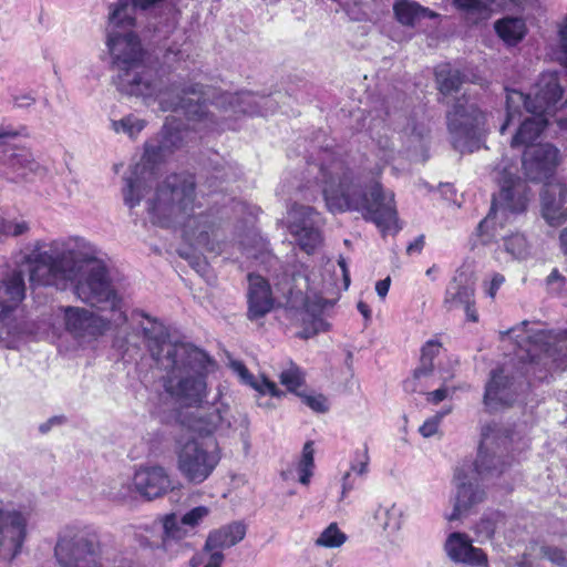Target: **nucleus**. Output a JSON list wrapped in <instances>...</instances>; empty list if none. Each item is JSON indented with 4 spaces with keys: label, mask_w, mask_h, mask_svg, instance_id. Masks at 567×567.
<instances>
[{
    "label": "nucleus",
    "mask_w": 567,
    "mask_h": 567,
    "mask_svg": "<svg viewBox=\"0 0 567 567\" xmlns=\"http://www.w3.org/2000/svg\"><path fill=\"white\" fill-rule=\"evenodd\" d=\"M120 3L109 10L105 45L112 69L116 71L115 85L126 95L141 97L146 104L158 102L162 111L183 110L188 121L182 127L174 117H167L157 144L147 143L138 163L123 176V203L130 209L145 200L154 224L179 227L189 245L215 250L212 237H217L215 217L196 212L195 178L190 174H172L156 182L155 163L188 141L210 132L235 130L240 114L272 113L277 101L272 96L251 92H219L197 83L182 84L165 81L148 66V52L134 31L135 17L120 14Z\"/></svg>",
    "instance_id": "nucleus-1"
},
{
    "label": "nucleus",
    "mask_w": 567,
    "mask_h": 567,
    "mask_svg": "<svg viewBox=\"0 0 567 567\" xmlns=\"http://www.w3.org/2000/svg\"><path fill=\"white\" fill-rule=\"evenodd\" d=\"M28 270L33 285L58 290L72 285L73 293L82 302L111 311L107 319L86 308L60 307L64 328L75 339H96L126 323L123 298L112 285L102 252L84 238L38 245L28 257Z\"/></svg>",
    "instance_id": "nucleus-2"
},
{
    "label": "nucleus",
    "mask_w": 567,
    "mask_h": 567,
    "mask_svg": "<svg viewBox=\"0 0 567 567\" xmlns=\"http://www.w3.org/2000/svg\"><path fill=\"white\" fill-rule=\"evenodd\" d=\"M318 163L308 164L315 182L298 187L301 198L313 202L323 196L331 213L359 212L365 220L373 221L382 231L396 221L394 194L384 190L374 178L354 173L346 158L336 151L323 150Z\"/></svg>",
    "instance_id": "nucleus-3"
},
{
    "label": "nucleus",
    "mask_w": 567,
    "mask_h": 567,
    "mask_svg": "<svg viewBox=\"0 0 567 567\" xmlns=\"http://www.w3.org/2000/svg\"><path fill=\"white\" fill-rule=\"evenodd\" d=\"M145 318L148 326L143 327V336L153 360L166 371L163 377L165 392L179 405H199L207 396L209 357L192 344L171 342L161 322Z\"/></svg>",
    "instance_id": "nucleus-4"
},
{
    "label": "nucleus",
    "mask_w": 567,
    "mask_h": 567,
    "mask_svg": "<svg viewBox=\"0 0 567 567\" xmlns=\"http://www.w3.org/2000/svg\"><path fill=\"white\" fill-rule=\"evenodd\" d=\"M561 90L557 73H543L535 85L533 95H525L517 90H506V121L501 126L504 134L512 123L519 126L512 137L511 146L528 150L538 140L548 124V115H554Z\"/></svg>",
    "instance_id": "nucleus-5"
},
{
    "label": "nucleus",
    "mask_w": 567,
    "mask_h": 567,
    "mask_svg": "<svg viewBox=\"0 0 567 567\" xmlns=\"http://www.w3.org/2000/svg\"><path fill=\"white\" fill-rule=\"evenodd\" d=\"M489 437L483 434L478 454L474 462L466 461L455 471V496L453 511L447 516L449 520H456L470 514L471 509L482 503L485 491L478 484L480 481L494 477L503 473L507 463L495 453H489Z\"/></svg>",
    "instance_id": "nucleus-6"
},
{
    "label": "nucleus",
    "mask_w": 567,
    "mask_h": 567,
    "mask_svg": "<svg viewBox=\"0 0 567 567\" xmlns=\"http://www.w3.org/2000/svg\"><path fill=\"white\" fill-rule=\"evenodd\" d=\"M517 165L504 157L492 172L493 179L499 185L497 195L493 196L488 215L478 224L481 235L491 237L496 235L497 227H503L513 217L524 213L527 208V186L517 175Z\"/></svg>",
    "instance_id": "nucleus-7"
},
{
    "label": "nucleus",
    "mask_w": 567,
    "mask_h": 567,
    "mask_svg": "<svg viewBox=\"0 0 567 567\" xmlns=\"http://www.w3.org/2000/svg\"><path fill=\"white\" fill-rule=\"evenodd\" d=\"M54 557L59 567H103L97 529L85 524L64 526L56 537Z\"/></svg>",
    "instance_id": "nucleus-8"
},
{
    "label": "nucleus",
    "mask_w": 567,
    "mask_h": 567,
    "mask_svg": "<svg viewBox=\"0 0 567 567\" xmlns=\"http://www.w3.org/2000/svg\"><path fill=\"white\" fill-rule=\"evenodd\" d=\"M176 470L190 485L206 482L221 460L217 444H206L196 439H179L175 443Z\"/></svg>",
    "instance_id": "nucleus-9"
},
{
    "label": "nucleus",
    "mask_w": 567,
    "mask_h": 567,
    "mask_svg": "<svg viewBox=\"0 0 567 567\" xmlns=\"http://www.w3.org/2000/svg\"><path fill=\"white\" fill-rule=\"evenodd\" d=\"M25 297L24 272L11 269L0 279V342L10 347L9 337L23 332V327L17 321L16 312Z\"/></svg>",
    "instance_id": "nucleus-10"
},
{
    "label": "nucleus",
    "mask_w": 567,
    "mask_h": 567,
    "mask_svg": "<svg viewBox=\"0 0 567 567\" xmlns=\"http://www.w3.org/2000/svg\"><path fill=\"white\" fill-rule=\"evenodd\" d=\"M446 118L453 146L461 152L472 151V144L477 141L484 125L482 112L463 95L455 101Z\"/></svg>",
    "instance_id": "nucleus-11"
},
{
    "label": "nucleus",
    "mask_w": 567,
    "mask_h": 567,
    "mask_svg": "<svg viewBox=\"0 0 567 567\" xmlns=\"http://www.w3.org/2000/svg\"><path fill=\"white\" fill-rule=\"evenodd\" d=\"M238 420L233 415L230 408L226 404H214L207 409H200L184 415L183 425L190 431L203 435H229L237 429Z\"/></svg>",
    "instance_id": "nucleus-12"
},
{
    "label": "nucleus",
    "mask_w": 567,
    "mask_h": 567,
    "mask_svg": "<svg viewBox=\"0 0 567 567\" xmlns=\"http://www.w3.org/2000/svg\"><path fill=\"white\" fill-rule=\"evenodd\" d=\"M318 218L319 214L310 206L293 204L288 209V230L307 254H312L322 243Z\"/></svg>",
    "instance_id": "nucleus-13"
},
{
    "label": "nucleus",
    "mask_w": 567,
    "mask_h": 567,
    "mask_svg": "<svg viewBox=\"0 0 567 567\" xmlns=\"http://www.w3.org/2000/svg\"><path fill=\"white\" fill-rule=\"evenodd\" d=\"M533 348L528 349L530 362L543 363L548 370L564 369L567 363V332L554 334L539 331L529 337Z\"/></svg>",
    "instance_id": "nucleus-14"
},
{
    "label": "nucleus",
    "mask_w": 567,
    "mask_h": 567,
    "mask_svg": "<svg viewBox=\"0 0 567 567\" xmlns=\"http://www.w3.org/2000/svg\"><path fill=\"white\" fill-rule=\"evenodd\" d=\"M27 516L18 511L0 509V564H10L27 537Z\"/></svg>",
    "instance_id": "nucleus-15"
},
{
    "label": "nucleus",
    "mask_w": 567,
    "mask_h": 567,
    "mask_svg": "<svg viewBox=\"0 0 567 567\" xmlns=\"http://www.w3.org/2000/svg\"><path fill=\"white\" fill-rule=\"evenodd\" d=\"M169 471L159 464L140 465L133 476V486L147 501L161 498L177 488Z\"/></svg>",
    "instance_id": "nucleus-16"
},
{
    "label": "nucleus",
    "mask_w": 567,
    "mask_h": 567,
    "mask_svg": "<svg viewBox=\"0 0 567 567\" xmlns=\"http://www.w3.org/2000/svg\"><path fill=\"white\" fill-rule=\"evenodd\" d=\"M519 385L504 368L493 370L485 385L483 402L487 410L496 411L512 405L518 396Z\"/></svg>",
    "instance_id": "nucleus-17"
},
{
    "label": "nucleus",
    "mask_w": 567,
    "mask_h": 567,
    "mask_svg": "<svg viewBox=\"0 0 567 567\" xmlns=\"http://www.w3.org/2000/svg\"><path fill=\"white\" fill-rule=\"evenodd\" d=\"M559 162V151L550 144H537L525 150L522 166L525 175L530 181H544L549 178Z\"/></svg>",
    "instance_id": "nucleus-18"
},
{
    "label": "nucleus",
    "mask_w": 567,
    "mask_h": 567,
    "mask_svg": "<svg viewBox=\"0 0 567 567\" xmlns=\"http://www.w3.org/2000/svg\"><path fill=\"white\" fill-rule=\"evenodd\" d=\"M474 285L464 272H458L445 290L443 306L447 311L463 308L470 321L476 322L478 316L475 309Z\"/></svg>",
    "instance_id": "nucleus-19"
},
{
    "label": "nucleus",
    "mask_w": 567,
    "mask_h": 567,
    "mask_svg": "<svg viewBox=\"0 0 567 567\" xmlns=\"http://www.w3.org/2000/svg\"><path fill=\"white\" fill-rule=\"evenodd\" d=\"M248 312L249 320L264 318L274 307L270 286L261 276L250 274L248 276Z\"/></svg>",
    "instance_id": "nucleus-20"
},
{
    "label": "nucleus",
    "mask_w": 567,
    "mask_h": 567,
    "mask_svg": "<svg viewBox=\"0 0 567 567\" xmlns=\"http://www.w3.org/2000/svg\"><path fill=\"white\" fill-rule=\"evenodd\" d=\"M445 551L455 563H463L473 566H483L487 563V557L481 548L472 545V540L466 534L452 533L445 542Z\"/></svg>",
    "instance_id": "nucleus-21"
},
{
    "label": "nucleus",
    "mask_w": 567,
    "mask_h": 567,
    "mask_svg": "<svg viewBox=\"0 0 567 567\" xmlns=\"http://www.w3.org/2000/svg\"><path fill=\"white\" fill-rule=\"evenodd\" d=\"M246 535V526L235 522L219 529L209 533L204 545L205 553L220 551L225 548L235 546L244 539Z\"/></svg>",
    "instance_id": "nucleus-22"
},
{
    "label": "nucleus",
    "mask_w": 567,
    "mask_h": 567,
    "mask_svg": "<svg viewBox=\"0 0 567 567\" xmlns=\"http://www.w3.org/2000/svg\"><path fill=\"white\" fill-rule=\"evenodd\" d=\"M542 214L550 226H559L567 219V188L559 187L558 194L549 189L542 195Z\"/></svg>",
    "instance_id": "nucleus-23"
},
{
    "label": "nucleus",
    "mask_w": 567,
    "mask_h": 567,
    "mask_svg": "<svg viewBox=\"0 0 567 567\" xmlns=\"http://www.w3.org/2000/svg\"><path fill=\"white\" fill-rule=\"evenodd\" d=\"M393 12L396 21L409 28L420 25L424 19H435L439 17L434 11L411 0H395L393 3Z\"/></svg>",
    "instance_id": "nucleus-24"
},
{
    "label": "nucleus",
    "mask_w": 567,
    "mask_h": 567,
    "mask_svg": "<svg viewBox=\"0 0 567 567\" xmlns=\"http://www.w3.org/2000/svg\"><path fill=\"white\" fill-rule=\"evenodd\" d=\"M441 343L436 340H429L421 350L420 365L414 370L413 380H408L404 383L406 391L415 392V380L429 375L434 368L433 360L439 354Z\"/></svg>",
    "instance_id": "nucleus-25"
},
{
    "label": "nucleus",
    "mask_w": 567,
    "mask_h": 567,
    "mask_svg": "<svg viewBox=\"0 0 567 567\" xmlns=\"http://www.w3.org/2000/svg\"><path fill=\"white\" fill-rule=\"evenodd\" d=\"M9 169L12 176L9 178L13 182L28 181L31 175L35 174L41 167L30 154H14L10 157Z\"/></svg>",
    "instance_id": "nucleus-26"
},
{
    "label": "nucleus",
    "mask_w": 567,
    "mask_h": 567,
    "mask_svg": "<svg viewBox=\"0 0 567 567\" xmlns=\"http://www.w3.org/2000/svg\"><path fill=\"white\" fill-rule=\"evenodd\" d=\"M231 367L246 383L250 384L260 394H269L275 398H279L284 394V392L278 389L277 384L269 379L262 377L260 380H255L244 363L234 361Z\"/></svg>",
    "instance_id": "nucleus-27"
},
{
    "label": "nucleus",
    "mask_w": 567,
    "mask_h": 567,
    "mask_svg": "<svg viewBox=\"0 0 567 567\" xmlns=\"http://www.w3.org/2000/svg\"><path fill=\"white\" fill-rule=\"evenodd\" d=\"M499 38L508 44H516L526 33V25L520 18H504L495 23Z\"/></svg>",
    "instance_id": "nucleus-28"
},
{
    "label": "nucleus",
    "mask_w": 567,
    "mask_h": 567,
    "mask_svg": "<svg viewBox=\"0 0 567 567\" xmlns=\"http://www.w3.org/2000/svg\"><path fill=\"white\" fill-rule=\"evenodd\" d=\"M435 75L440 93L444 96L456 93L464 81L461 72L450 65L439 66Z\"/></svg>",
    "instance_id": "nucleus-29"
},
{
    "label": "nucleus",
    "mask_w": 567,
    "mask_h": 567,
    "mask_svg": "<svg viewBox=\"0 0 567 567\" xmlns=\"http://www.w3.org/2000/svg\"><path fill=\"white\" fill-rule=\"evenodd\" d=\"M369 461V449L368 445L364 444L362 450H358L355 452L354 458L351 463L350 472H347L343 476L341 493L342 498L346 496L348 492H350L353 488V485L349 482L351 472H354L358 475L367 474Z\"/></svg>",
    "instance_id": "nucleus-30"
},
{
    "label": "nucleus",
    "mask_w": 567,
    "mask_h": 567,
    "mask_svg": "<svg viewBox=\"0 0 567 567\" xmlns=\"http://www.w3.org/2000/svg\"><path fill=\"white\" fill-rule=\"evenodd\" d=\"M505 516L498 511L485 513L476 524V533L486 539H492L497 527L504 523Z\"/></svg>",
    "instance_id": "nucleus-31"
},
{
    "label": "nucleus",
    "mask_w": 567,
    "mask_h": 567,
    "mask_svg": "<svg viewBox=\"0 0 567 567\" xmlns=\"http://www.w3.org/2000/svg\"><path fill=\"white\" fill-rule=\"evenodd\" d=\"M279 380L288 391L298 394V389L305 384V372L293 362H289L288 367L280 372Z\"/></svg>",
    "instance_id": "nucleus-32"
},
{
    "label": "nucleus",
    "mask_w": 567,
    "mask_h": 567,
    "mask_svg": "<svg viewBox=\"0 0 567 567\" xmlns=\"http://www.w3.org/2000/svg\"><path fill=\"white\" fill-rule=\"evenodd\" d=\"M315 450L311 441L306 442L302 449L301 458L298 464L299 482L302 485H308L312 476V470L315 467Z\"/></svg>",
    "instance_id": "nucleus-33"
},
{
    "label": "nucleus",
    "mask_w": 567,
    "mask_h": 567,
    "mask_svg": "<svg viewBox=\"0 0 567 567\" xmlns=\"http://www.w3.org/2000/svg\"><path fill=\"white\" fill-rule=\"evenodd\" d=\"M347 540V535L340 530L336 523H331L324 528L316 539V545L326 548H337Z\"/></svg>",
    "instance_id": "nucleus-34"
},
{
    "label": "nucleus",
    "mask_w": 567,
    "mask_h": 567,
    "mask_svg": "<svg viewBox=\"0 0 567 567\" xmlns=\"http://www.w3.org/2000/svg\"><path fill=\"white\" fill-rule=\"evenodd\" d=\"M146 125V122L135 115H127L121 120L112 121L111 127L116 133H125L130 137H135L141 133Z\"/></svg>",
    "instance_id": "nucleus-35"
},
{
    "label": "nucleus",
    "mask_w": 567,
    "mask_h": 567,
    "mask_svg": "<svg viewBox=\"0 0 567 567\" xmlns=\"http://www.w3.org/2000/svg\"><path fill=\"white\" fill-rule=\"evenodd\" d=\"M504 249L513 258L524 259L528 255L529 246L524 235L514 234L504 238Z\"/></svg>",
    "instance_id": "nucleus-36"
},
{
    "label": "nucleus",
    "mask_w": 567,
    "mask_h": 567,
    "mask_svg": "<svg viewBox=\"0 0 567 567\" xmlns=\"http://www.w3.org/2000/svg\"><path fill=\"white\" fill-rule=\"evenodd\" d=\"M540 555L556 566L567 567V551L561 548L549 545L542 546Z\"/></svg>",
    "instance_id": "nucleus-37"
},
{
    "label": "nucleus",
    "mask_w": 567,
    "mask_h": 567,
    "mask_svg": "<svg viewBox=\"0 0 567 567\" xmlns=\"http://www.w3.org/2000/svg\"><path fill=\"white\" fill-rule=\"evenodd\" d=\"M454 4L466 14L481 16L488 10V3L484 0H454Z\"/></svg>",
    "instance_id": "nucleus-38"
},
{
    "label": "nucleus",
    "mask_w": 567,
    "mask_h": 567,
    "mask_svg": "<svg viewBox=\"0 0 567 567\" xmlns=\"http://www.w3.org/2000/svg\"><path fill=\"white\" fill-rule=\"evenodd\" d=\"M298 395L302 399V402L317 413H326L329 410V403L323 394H301Z\"/></svg>",
    "instance_id": "nucleus-39"
},
{
    "label": "nucleus",
    "mask_w": 567,
    "mask_h": 567,
    "mask_svg": "<svg viewBox=\"0 0 567 567\" xmlns=\"http://www.w3.org/2000/svg\"><path fill=\"white\" fill-rule=\"evenodd\" d=\"M162 528L165 538H182L184 535L175 514L166 515L163 518Z\"/></svg>",
    "instance_id": "nucleus-40"
},
{
    "label": "nucleus",
    "mask_w": 567,
    "mask_h": 567,
    "mask_svg": "<svg viewBox=\"0 0 567 567\" xmlns=\"http://www.w3.org/2000/svg\"><path fill=\"white\" fill-rule=\"evenodd\" d=\"M385 519L382 524L384 530L395 532L401 528V511L395 505L384 509Z\"/></svg>",
    "instance_id": "nucleus-41"
},
{
    "label": "nucleus",
    "mask_w": 567,
    "mask_h": 567,
    "mask_svg": "<svg viewBox=\"0 0 567 567\" xmlns=\"http://www.w3.org/2000/svg\"><path fill=\"white\" fill-rule=\"evenodd\" d=\"M209 514V508L206 506H197L187 512L181 518V523L190 527H195Z\"/></svg>",
    "instance_id": "nucleus-42"
},
{
    "label": "nucleus",
    "mask_w": 567,
    "mask_h": 567,
    "mask_svg": "<svg viewBox=\"0 0 567 567\" xmlns=\"http://www.w3.org/2000/svg\"><path fill=\"white\" fill-rule=\"evenodd\" d=\"M451 410L442 411L437 413L435 416L426 420L419 429L420 433L424 437H430L437 432L440 421L450 413Z\"/></svg>",
    "instance_id": "nucleus-43"
},
{
    "label": "nucleus",
    "mask_w": 567,
    "mask_h": 567,
    "mask_svg": "<svg viewBox=\"0 0 567 567\" xmlns=\"http://www.w3.org/2000/svg\"><path fill=\"white\" fill-rule=\"evenodd\" d=\"M505 282V277L502 274L494 272L489 280H484L483 288L484 292L491 299L496 297L497 290Z\"/></svg>",
    "instance_id": "nucleus-44"
},
{
    "label": "nucleus",
    "mask_w": 567,
    "mask_h": 567,
    "mask_svg": "<svg viewBox=\"0 0 567 567\" xmlns=\"http://www.w3.org/2000/svg\"><path fill=\"white\" fill-rule=\"evenodd\" d=\"M456 391V388H450L445 384H442L439 389L427 392L426 393V400L430 403L437 404L442 402L443 400L451 398Z\"/></svg>",
    "instance_id": "nucleus-45"
},
{
    "label": "nucleus",
    "mask_w": 567,
    "mask_h": 567,
    "mask_svg": "<svg viewBox=\"0 0 567 567\" xmlns=\"http://www.w3.org/2000/svg\"><path fill=\"white\" fill-rule=\"evenodd\" d=\"M426 132L424 125L416 124L414 121L409 123L404 128V134L412 137L414 142H421Z\"/></svg>",
    "instance_id": "nucleus-46"
},
{
    "label": "nucleus",
    "mask_w": 567,
    "mask_h": 567,
    "mask_svg": "<svg viewBox=\"0 0 567 567\" xmlns=\"http://www.w3.org/2000/svg\"><path fill=\"white\" fill-rule=\"evenodd\" d=\"M14 106L24 109L35 103V97L31 93H23L13 97Z\"/></svg>",
    "instance_id": "nucleus-47"
},
{
    "label": "nucleus",
    "mask_w": 567,
    "mask_h": 567,
    "mask_svg": "<svg viewBox=\"0 0 567 567\" xmlns=\"http://www.w3.org/2000/svg\"><path fill=\"white\" fill-rule=\"evenodd\" d=\"M379 147L382 154L380 155L381 159L384 163H389L393 158V148L391 143L386 140L384 143L379 142Z\"/></svg>",
    "instance_id": "nucleus-48"
},
{
    "label": "nucleus",
    "mask_w": 567,
    "mask_h": 567,
    "mask_svg": "<svg viewBox=\"0 0 567 567\" xmlns=\"http://www.w3.org/2000/svg\"><path fill=\"white\" fill-rule=\"evenodd\" d=\"M20 133L10 126H0V145H3L8 140L19 136Z\"/></svg>",
    "instance_id": "nucleus-49"
},
{
    "label": "nucleus",
    "mask_w": 567,
    "mask_h": 567,
    "mask_svg": "<svg viewBox=\"0 0 567 567\" xmlns=\"http://www.w3.org/2000/svg\"><path fill=\"white\" fill-rule=\"evenodd\" d=\"M391 279L390 277H386L385 279L379 280L375 285V291L378 296L382 299H384L389 292L390 289Z\"/></svg>",
    "instance_id": "nucleus-50"
},
{
    "label": "nucleus",
    "mask_w": 567,
    "mask_h": 567,
    "mask_svg": "<svg viewBox=\"0 0 567 567\" xmlns=\"http://www.w3.org/2000/svg\"><path fill=\"white\" fill-rule=\"evenodd\" d=\"M424 247V236L421 235L419 236L417 238L414 239V241H412L408 247H406V252L409 255H412L414 252L419 254L421 252V250L423 249Z\"/></svg>",
    "instance_id": "nucleus-51"
},
{
    "label": "nucleus",
    "mask_w": 567,
    "mask_h": 567,
    "mask_svg": "<svg viewBox=\"0 0 567 567\" xmlns=\"http://www.w3.org/2000/svg\"><path fill=\"white\" fill-rule=\"evenodd\" d=\"M225 559V556L220 551H214L209 555L208 561L205 564L204 567H220L223 561Z\"/></svg>",
    "instance_id": "nucleus-52"
},
{
    "label": "nucleus",
    "mask_w": 567,
    "mask_h": 567,
    "mask_svg": "<svg viewBox=\"0 0 567 567\" xmlns=\"http://www.w3.org/2000/svg\"><path fill=\"white\" fill-rule=\"evenodd\" d=\"M132 488L130 485H123L121 489H118L116 493L112 494V497L114 499L124 501L131 496Z\"/></svg>",
    "instance_id": "nucleus-53"
},
{
    "label": "nucleus",
    "mask_w": 567,
    "mask_h": 567,
    "mask_svg": "<svg viewBox=\"0 0 567 567\" xmlns=\"http://www.w3.org/2000/svg\"><path fill=\"white\" fill-rule=\"evenodd\" d=\"M62 422V417L60 416H54V417H51L50 420H48L47 422L42 423L39 427L40 432L41 433H47L50 431V429L54 425V424H60Z\"/></svg>",
    "instance_id": "nucleus-54"
},
{
    "label": "nucleus",
    "mask_w": 567,
    "mask_h": 567,
    "mask_svg": "<svg viewBox=\"0 0 567 567\" xmlns=\"http://www.w3.org/2000/svg\"><path fill=\"white\" fill-rule=\"evenodd\" d=\"M559 37H560V43L564 49V51L567 53V19L564 21V23L559 28Z\"/></svg>",
    "instance_id": "nucleus-55"
},
{
    "label": "nucleus",
    "mask_w": 567,
    "mask_h": 567,
    "mask_svg": "<svg viewBox=\"0 0 567 567\" xmlns=\"http://www.w3.org/2000/svg\"><path fill=\"white\" fill-rule=\"evenodd\" d=\"M357 308H358L359 312L364 317L365 320H370L371 310H370V307L365 302L359 301L357 305Z\"/></svg>",
    "instance_id": "nucleus-56"
},
{
    "label": "nucleus",
    "mask_w": 567,
    "mask_h": 567,
    "mask_svg": "<svg viewBox=\"0 0 567 567\" xmlns=\"http://www.w3.org/2000/svg\"><path fill=\"white\" fill-rule=\"evenodd\" d=\"M560 246L563 251L567 255V227L560 234Z\"/></svg>",
    "instance_id": "nucleus-57"
},
{
    "label": "nucleus",
    "mask_w": 567,
    "mask_h": 567,
    "mask_svg": "<svg viewBox=\"0 0 567 567\" xmlns=\"http://www.w3.org/2000/svg\"><path fill=\"white\" fill-rule=\"evenodd\" d=\"M339 265H340V267L342 269V272H343V276H344V280H346V285L348 286L349 285V276H348V270H347L346 261H344L343 258H340Z\"/></svg>",
    "instance_id": "nucleus-58"
},
{
    "label": "nucleus",
    "mask_w": 567,
    "mask_h": 567,
    "mask_svg": "<svg viewBox=\"0 0 567 567\" xmlns=\"http://www.w3.org/2000/svg\"><path fill=\"white\" fill-rule=\"evenodd\" d=\"M561 279V276L559 275V272L557 270H554L548 277H547V282L548 284H553L555 280H559Z\"/></svg>",
    "instance_id": "nucleus-59"
},
{
    "label": "nucleus",
    "mask_w": 567,
    "mask_h": 567,
    "mask_svg": "<svg viewBox=\"0 0 567 567\" xmlns=\"http://www.w3.org/2000/svg\"><path fill=\"white\" fill-rule=\"evenodd\" d=\"M200 564H202V559L198 555L193 556L192 559L189 560V565L192 567H198Z\"/></svg>",
    "instance_id": "nucleus-60"
},
{
    "label": "nucleus",
    "mask_w": 567,
    "mask_h": 567,
    "mask_svg": "<svg viewBox=\"0 0 567 567\" xmlns=\"http://www.w3.org/2000/svg\"><path fill=\"white\" fill-rule=\"evenodd\" d=\"M556 122L561 128H567V118L563 116H557Z\"/></svg>",
    "instance_id": "nucleus-61"
},
{
    "label": "nucleus",
    "mask_w": 567,
    "mask_h": 567,
    "mask_svg": "<svg viewBox=\"0 0 567 567\" xmlns=\"http://www.w3.org/2000/svg\"><path fill=\"white\" fill-rule=\"evenodd\" d=\"M560 90L563 91V89H561V87H560ZM560 97H563V94L560 95ZM556 106H557L556 112H557L558 110L563 109V107H567V97H566L563 102H561V99H559V101H558V103H557V105H556Z\"/></svg>",
    "instance_id": "nucleus-62"
},
{
    "label": "nucleus",
    "mask_w": 567,
    "mask_h": 567,
    "mask_svg": "<svg viewBox=\"0 0 567 567\" xmlns=\"http://www.w3.org/2000/svg\"><path fill=\"white\" fill-rule=\"evenodd\" d=\"M240 423H241V425H244L245 427H247V425H248V421H247V419H246L245 416H243V417L240 419Z\"/></svg>",
    "instance_id": "nucleus-63"
},
{
    "label": "nucleus",
    "mask_w": 567,
    "mask_h": 567,
    "mask_svg": "<svg viewBox=\"0 0 567 567\" xmlns=\"http://www.w3.org/2000/svg\"><path fill=\"white\" fill-rule=\"evenodd\" d=\"M435 267H431L426 270V275L430 276V275H433V271H434Z\"/></svg>",
    "instance_id": "nucleus-64"
}]
</instances>
